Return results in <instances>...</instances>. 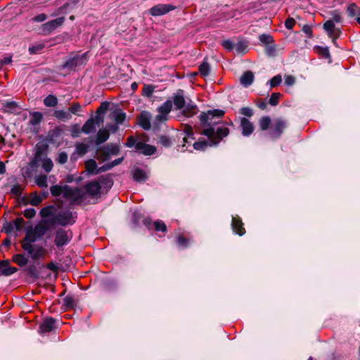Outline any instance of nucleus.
Masks as SVG:
<instances>
[{"instance_id":"obj_1","label":"nucleus","mask_w":360,"mask_h":360,"mask_svg":"<svg viewBox=\"0 0 360 360\" xmlns=\"http://www.w3.org/2000/svg\"><path fill=\"white\" fill-rule=\"evenodd\" d=\"M51 193L55 197H63L72 205H80L86 199V193L79 188H71L67 185H55L50 188Z\"/></svg>"},{"instance_id":"obj_2","label":"nucleus","mask_w":360,"mask_h":360,"mask_svg":"<svg viewBox=\"0 0 360 360\" xmlns=\"http://www.w3.org/2000/svg\"><path fill=\"white\" fill-rule=\"evenodd\" d=\"M184 132L186 135L183 139L184 143L179 148L181 152H193L194 150H204L207 146V142L205 140L193 142L194 137L191 127H185Z\"/></svg>"},{"instance_id":"obj_3","label":"nucleus","mask_w":360,"mask_h":360,"mask_svg":"<svg viewBox=\"0 0 360 360\" xmlns=\"http://www.w3.org/2000/svg\"><path fill=\"white\" fill-rule=\"evenodd\" d=\"M126 146L129 148L134 146L136 151L144 155H151L156 151L155 146L146 143L141 137H128Z\"/></svg>"},{"instance_id":"obj_4","label":"nucleus","mask_w":360,"mask_h":360,"mask_svg":"<svg viewBox=\"0 0 360 360\" xmlns=\"http://www.w3.org/2000/svg\"><path fill=\"white\" fill-rule=\"evenodd\" d=\"M49 222L50 223V225L58 224L61 226H66L73 224L75 220L71 212L63 211L59 213H56L55 217L53 219H49Z\"/></svg>"},{"instance_id":"obj_5","label":"nucleus","mask_w":360,"mask_h":360,"mask_svg":"<svg viewBox=\"0 0 360 360\" xmlns=\"http://www.w3.org/2000/svg\"><path fill=\"white\" fill-rule=\"evenodd\" d=\"M120 148L117 145H108L98 148L96 151V158L102 162L106 161L110 155H116L119 153Z\"/></svg>"},{"instance_id":"obj_6","label":"nucleus","mask_w":360,"mask_h":360,"mask_svg":"<svg viewBox=\"0 0 360 360\" xmlns=\"http://www.w3.org/2000/svg\"><path fill=\"white\" fill-rule=\"evenodd\" d=\"M229 133V130L225 126L218 127L216 131L212 127L205 129L202 131V134L207 136L210 139H217V141L221 140L223 137L226 136Z\"/></svg>"},{"instance_id":"obj_7","label":"nucleus","mask_w":360,"mask_h":360,"mask_svg":"<svg viewBox=\"0 0 360 360\" xmlns=\"http://www.w3.org/2000/svg\"><path fill=\"white\" fill-rule=\"evenodd\" d=\"M172 102L167 100L158 108V114L155 117L157 123H162L167 121L169 118V114L172 110Z\"/></svg>"},{"instance_id":"obj_8","label":"nucleus","mask_w":360,"mask_h":360,"mask_svg":"<svg viewBox=\"0 0 360 360\" xmlns=\"http://www.w3.org/2000/svg\"><path fill=\"white\" fill-rule=\"evenodd\" d=\"M175 9L176 7L173 5L160 4L151 7L149 10V13L153 16H160Z\"/></svg>"},{"instance_id":"obj_9","label":"nucleus","mask_w":360,"mask_h":360,"mask_svg":"<svg viewBox=\"0 0 360 360\" xmlns=\"http://www.w3.org/2000/svg\"><path fill=\"white\" fill-rule=\"evenodd\" d=\"M102 178H100L98 181H91L88 182L85 186L86 195H89L92 198L98 197L101 193V182Z\"/></svg>"},{"instance_id":"obj_10","label":"nucleus","mask_w":360,"mask_h":360,"mask_svg":"<svg viewBox=\"0 0 360 360\" xmlns=\"http://www.w3.org/2000/svg\"><path fill=\"white\" fill-rule=\"evenodd\" d=\"M287 127L286 122L281 118L274 120L271 125V134L274 138H278L281 136Z\"/></svg>"},{"instance_id":"obj_11","label":"nucleus","mask_w":360,"mask_h":360,"mask_svg":"<svg viewBox=\"0 0 360 360\" xmlns=\"http://www.w3.org/2000/svg\"><path fill=\"white\" fill-rule=\"evenodd\" d=\"M224 114L223 110H214L208 111L207 112H202L200 115V121L202 123H205L207 125H211L212 123H216V122H213L212 120L214 117L220 118Z\"/></svg>"},{"instance_id":"obj_12","label":"nucleus","mask_w":360,"mask_h":360,"mask_svg":"<svg viewBox=\"0 0 360 360\" xmlns=\"http://www.w3.org/2000/svg\"><path fill=\"white\" fill-rule=\"evenodd\" d=\"M72 236L68 231L59 229L56 232L55 244L59 248L66 245L71 239Z\"/></svg>"},{"instance_id":"obj_13","label":"nucleus","mask_w":360,"mask_h":360,"mask_svg":"<svg viewBox=\"0 0 360 360\" xmlns=\"http://www.w3.org/2000/svg\"><path fill=\"white\" fill-rule=\"evenodd\" d=\"M87 61L86 53L82 55H76L74 57L70 58L63 65L65 68L74 69L79 65L85 64Z\"/></svg>"},{"instance_id":"obj_14","label":"nucleus","mask_w":360,"mask_h":360,"mask_svg":"<svg viewBox=\"0 0 360 360\" xmlns=\"http://www.w3.org/2000/svg\"><path fill=\"white\" fill-rule=\"evenodd\" d=\"M65 21L64 17H60L58 18H56L55 20L49 21L44 24L42 25V31L44 34H50L51 32H53L54 30H56L57 27L61 26Z\"/></svg>"},{"instance_id":"obj_15","label":"nucleus","mask_w":360,"mask_h":360,"mask_svg":"<svg viewBox=\"0 0 360 360\" xmlns=\"http://www.w3.org/2000/svg\"><path fill=\"white\" fill-rule=\"evenodd\" d=\"M240 127L242 129V134L245 136H250L254 131L253 124L245 117L240 119Z\"/></svg>"},{"instance_id":"obj_16","label":"nucleus","mask_w":360,"mask_h":360,"mask_svg":"<svg viewBox=\"0 0 360 360\" xmlns=\"http://www.w3.org/2000/svg\"><path fill=\"white\" fill-rule=\"evenodd\" d=\"M56 328L55 320L52 318L45 319L39 326V333H47Z\"/></svg>"},{"instance_id":"obj_17","label":"nucleus","mask_w":360,"mask_h":360,"mask_svg":"<svg viewBox=\"0 0 360 360\" xmlns=\"http://www.w3.org/2000/svg\"><path fill=\"white\" fill-rule=\"evenodd\" d=\"M231 226L233 231L239 236H243L245 233L243 223L238 216L233 217Z\"/></svg>"},{"instance_id":"obj_18","label":"nucleus","mask_w":360,"mask_h":360,"mask_svg":"<svg viewBox=\"0 0 360 360\" xmlns=\"http://www.w3.org/2000/svg\"><path fill=\"white\" fill-rule=\"evenodd\" d=\"M46 150H47V146H41L37 147L33 160L32 161V166L37 165L44 158H47L46 157Z\"/></svg>"},{"instance_id":"obj_19","label":"nucleus","mask_w":360,"mask_h":360,"mask_svg":"<svg viewBox=\"0 0 360 360\" xmlns=\"http://www.w3.org/2000/svg\"><path fill=\"white\" fill-rule=\"evenodd\" d=\"M150 115L148 112H142L138 117V124L144 129L150 128Z\"/></svg>"},{"instance_id":"obj_20","label":"nucleus","mask_w":360,"mask_h":360,"mask_svg":"<svg viewBox=\"0 0 360 360\" xmlns=\"http://www.w3.org/2000/svg\"><path fill=\"white\" fill-rule=\"evenodd\" d=\"M57 209L54 205H49L43 207L39 212V214L42 219L51 218L53 219L56 215Z\"/></svg>"},{"instance_id":"obj_21","label":"nucleus","mask_w":360,"mask_h":360,"mask_svg":"<svg viewBox=\"0 0 360 360\" xmlns=\"http://www.w3.org/2000/svg\"><path fill=\"white\" fill-rule=\"evenodd\" d=\"M173 102L176 110H182L186 105V101L184 96L183 91L179 90L173 96Z\"/></svg>"},{"instance_id":"obj_22","label":"nucleus","mask_w":360,"mask_h":360,"mask_svg":"<svg viewBox=\"0 0 360 360\" xmlns=\"http://www.w3.org/2000/svg\"><path fill=\"white\" fill-rule=\"evenodd\" d=\"M47 224H49L50 225L49 220L48 221L42 220L41 221H40L38 224H37L34 226L33 230L34 231V233L37 234V236H38L39 238L46 233V231L49 229V226Z\"/></svg>"},{"instance_id":"obj_23","label":"nucleus","mask_w":360,"mask_h":360,"mask_svg":"<svg viewBox=\"0 0 360 360\" xmlns=\"http://www.w3.org/2000/svg\"><path fill=\"white\" fill-rule=\"evenodd\" d=\"M17 271V269L8 265V261H3L0 262V274L4 276H10Z\"/></svg>"},{"instance_id":"obj_24","label":"nucleus","mask_w":360,"mask_h":360,"mask_svg":"<svg viewBox=\"0 0 360 360\" xmlns=\"http://www.w3.org/2000/svg\"><path fill=\"white\" fill-rule=\"evenodd\" d=\"M86 171L90 174H97L101 172H98L100 167L98 168L96 162L93 159H89L84 162Z\"/></svg>"},{"instance_id":"obj_25","label":"nucleus","mask_w":360,"mask_h":360,"mask_svg":"<svg viewBox=\"0 0 360 360\" xmlns=\"http://www.w3.org/2000/svg\"><path fill=\"white\" fill-rule=\"evenodd\" d=\"M254 74L251 71L245 72L243 75L240 77V84L247 87L252 84L254 81Z\"/></svg>"},{"instance_id":"obj_26","label":"nucleus","mask_w":360,"mask_h":360,"mask_svg":"<svg viewBox=\"0 0 360 360\" xmlns=\"http://www.w3.org/2000/svg\"><path fill=\"white\" fill-rule=\"evenodd\" d=\"M198 108L193 103L186 104L184 108L182 109V113L186 117H192L193 115L197 114Z\"/></svg>"},{"instance_id":"obj_27","label":"nucleus","mask_w":360,"mask_h":360,"mask_svg":"<svg viewBox=\"0 0 360 360\" xmlns=\"http://www.w3.org/2000/svg\"><path fill=\"white\" fill-rule=\"evenodd\" d=\"M27 204L32 206H38L42 201L43 198L37 193H32L27 198Z\"/></svg>"},{"instance_id":"obj_28","label":"nucleus","mask_w":360,"mask_h":360,"mask_svg":"<svg viewBox=\"0 0 360 360\" xmlns=\"http://www.w3.org/2000/svg\"><path fill=\"white\" fill-rule=\"evenodd\" d=\"M109 138L108 131L106 129H100L96 136V143L97 145L101 144L106 141Z\"/></svg>"},{"instance_id":"obj_29","label":"nucleus","mask_w":360,"mask_h":360,"mask_svg":"<svg viewBox=\"0 0 360 360\" xmlns=\"http://www.w3.org/2000/svg\"><path fill=\"white\" fill-rule=\"evenodd\" d=\"M53 115L59 120L65 122L71 119L72 115L70 112L62 110H56Z\"/></svg>"},{"instance_id":"obj_30","label":"nucleus","mask_w":360,"mask_h":360,"mask_svg":"<svg viewBox=\"0 0 360 360\" xmlns=\"http://www.w3.org/2000/svg\"><path fill=\"white\" fill-rule=\"evenodd\" d=\"M13 261L20 266H24L28 262V259L22 254L13 255Z\"/></svg>"},{"instance_id":"obj_31","label":"nucleus","mask_w":360,"mask_h":360,"mask_svg":"<svg viewBox=\"0 0 360 360\" xmlns=\"http://www.w3.org/2000/svg\"><path fill=\"white\" fill-rule=\"evenodd\" d=\"M133 177L137 181H143L147 179V174L141 169H136L133 172Z\"/></svg>"},{"instance_id":"obj_32","label":"nucleus","mask_w":360,"mask_h":360,"mask_svg":"<svg viewBox=\"0 0 360 360\" xmlns=\"http://www.w3.org/2000/svg\"><path fill=\"white\" fill-rule=\"evenodd\" d=\"M126 118V114L120 110L115 111L112 115V119L116 122L117 124H121L124 122Z\"/></svg>"},{"instance_id":"obj_33","label":"nucleus","mask_w":360,"mask_h":360,"mask_svg":"<svg viewBox=\"0 0 360 360\" xmlns=\"http://www.w3.org/2000/svg\"><path fill=\"white\" fill-rule=\"evenodd\" d=\"M123 159H124V158L122 157L120 158H117V159L115 160L114 161H112L108 164L103 165L102 167H100V169L98 170V172H105V171H108V170L112 169L113 167L120 165L123 161Z\"/></svg>"},{"instance_id":"obj_34","label":"nucleus","mask_w":360,"mask_h":360,"mask_svg":"<svg viewBox=\"0 0 360 360\" xmlns=\"http://www.w3.org/2000/svg\"><path fill=\"white\" fill-rule=\"evenodd\" d=\"M94 122L92 119L88 120L82 127V131H83L85 134H89L94 131Z\"/></svg>"},{"instance_id":"obj_35","label":"nucleus","mask_w":360,"mask_h":360,"mask_svg":"<svg viewBox=\"0 0 360 360\" xmlns=\"http://www.w3.org/2000/svg\"><path fill=\"white\" fill-rule=\"evenodd\" d=\"M39 162L41 163L42 168L46 172H49L51 171L53 166V163L50 158H44L42 160H41V161H39Z\"/></svg>"},{"instance_id":"obj_36","label":"nucleus","mask_w":360,"mask_h":360,"mask_svg":"<svg viewBox=\"0 0 360 360\" xmlns=\"http://www.w3.org/2000/svg\"><path fill=\"white\" fill-rule=\"evenodd\" d=\"M58 103L57 98L53 95H49L44 100V104L46 107H55Z\"/></svg>"},{"instance_id":"obj_37","label":"nucleus","mask_w":360,"mask_h":360,"mask_svg":"<svg viewBox=\"0 0 360 360\" xmlns=\"http://www.w3.org/2000/svg\"><path fill=\"white\" fill-rule=\"evenodd\" d=\"M271 124V119L268 116L262 117L259 121V128L262 131L266 130Z\"/></svg>"},{"instance_id":"obj_38","label":"nucleus","mask_w":360,"mask_h":360,"mask_svg":"<svg viewBox=\"0 0 360 360\" xmlns=\"http://www.w3.org/2000/svg\"><path fill=\"white\" fill-rule=\"evenodd\" d=\"M75 153L80 156L84 155L88 150V145L83 143H77L75 145Z\"/></svg>"},{"instance_id":"obj_39","label":"nucleus","mask_w":360,"mask_h":360,"mask_svg":"<svg viewBox=\"0 0 360 360\" xmlns=\"http://www.w3.org/2000/svg\"><path fill=\"white\" fill-rule=\"evenodd\" d=\"M35 182L37 185L41 188H46L48 186L47 177L44 174L37 176L35 178Z\"/></svg>"},{"instance_id":"obj_40","label":"nucleus","mask_w":360,"mask_h":360,"mask_svg":"<svg viewBox=\"0 0 360 360\" xmlns=\"http://www.w3.org/2000/svg\"><path fill=\"white\" fill-rule=\"evenodd\" d=\"M189 238L186 237L184 234L181 233L176 237V243L183 248H186L188 245Z\"/></svg>"},{"instance_id":"obj_41","label":"nucleus","mask_w":360,"mask_h":360,"mask_svg":"<svg viewBox=\"0 0 360 360\" xmlns=\"http://www.w3.org/2000/svg\"><path fill=\"white\" fill-rule=\"evenodd\" d=\"M42 120V115L39 112H34L32 114L31 119L30 120V123L32 125H37L41 122Z\"/></svg>"},{"instance_id":"obj_42","label":"nucleus","mask_w":360,"mask_h":360,"mask_svg":"<svg viewBox=\"0 0 360 360\" xmlns=\"http://www.w3.org/2000/svg\"><path fill=\"white\" fill-rule=\"evenodd\" d=\"M44 48V44L43 43H38L37 44L30 46L29 52L30 53V54H37L39 53Z\"/></svg>"},{"instance_id":"obj_43","label":"nucleus","mask_w":360,"mask_h":360,"mask_svg":"<svg viewBox=\"0 0 360 360\" xmlns=\"http://www.w3.org/2000/svg\"><path fill=\"white\" fill-rule=\"evenodd\" d=\"M154 228L157 231H162L163 233L167 231L166 224L161 220L155 221L153 223Z\"/></svg>"},{"instance_id":"obj_44","label":"nucleus","mask_w":360,"mask_h":360,"mask_svg":"<svg viewBox=\"0 0 360 360\" xmlns=\"http://www.w3.org/2000/svg\"><path fill=\"white\" fill-rule=\"evenodd\" d=\"M340 33L341 32L338 28H334L333 30L328 32V34L330 38H332L334 44H336V39L340 37Z\"/></svg>"},{"instance_id":"obj_45","label":"nucleus","mask_w":360,"mask_h":360,"mask_svg":"<svg viewBox=\"0 0 360 360\" xmlns=\"http://www.w3.org/2000/svg\"><path fill=\"white\" fill-rule=\"evenodd\" d=\"M198 70L202 76L205 77V76L208 75L209 72H210V67H209L208 63L204 62L202 64H200L198 68Z\"/></svg>"},{"instance_id":"obj_46","label":"nucleus","mask_w":360,"mask_h":360,"mask_svg":"<svg viewBox=\"0 0 360 360\" xmlns=\"http://www.w3.org/2000/svg\"><path fill=\"white\" fill-rule=\"evenodd\" d=\"M154 91V87L152 85L146 84L143 86L142 89V94L143 96L149 98L152 96Z\"/></svg>"},{"instance_id":"obj_47","label":"nucleus","mask_w":360,"mask_h":360,"mask_svg":"<svg viewBox=\"0 0 360 360\" xmlns=\"http://www.w3.org/2000/svg\"><path fill=\"white\" fill-rule=\"evenodd\" d=\"M32 242H28L26 240H22L21 243L22 248L25 250L29 255L30 253H32L34 247L32 245Z\"/></svg>"},{"instance_id":"obj_48","label":"nucleus","mask_w":360,"mask_h":360,"mask_svg":"<svg viewBox=\"0 0 360 360\" xmlns=\"http://www.w3.org/2000/svg\"><path fill=\"white\" fill-rule=\"evenodd\" d=\"M281 96L280 93H273L269 98V103L273 106L278 105Z\"/></svg>"},{"instance_id":"obj_49","label":"nucleus","mask_w":360,"mask_h":360,"mask_svg":"<svg viewBox=\"0 0 360 360\" xmlns=\"http://www.w3.org/2000/svg\"><path fill=\"white\" fill-rule=\"evenodd\" d=\"M44 251L41 248H34L32 253H30L31 257L34 259H39L44 255Z\"/></svg>"},{"instance_id":"obj_50","label":"nucleus","mask_w":360,"mask_h":360,"mask_svg":"<svg viewBox=\"0 0 360 360\" xmlns=\"http://www.w3.org/2000/svg\"><path fill=\"white\" fill-rule=\"evenodd\" d=\"M37 238L39 237L37 236V234L34 233V231L31 230L26 233V236L23 240L34 243Z\"/></svg>"},{"instance_id":"obj_51","label":"nucleus","mask_w":360,"mask_h":360,"mask_svg":"<svg viewBox=\"0 0 360 360\" xmlns=\"http://www.w3.org/2000/svg\"><path fill=\"white\" fill-rule=\"evenodd\" d=\"M70 114L77 115L79 112L82 111V106L79 103H72L69 108Z\"/></svg>"},{"instance_id":"obj_52","label":"nucleus","mask_w":360,"mask_h":360,"mask_svg":"<svg viewBox=\"0 0 360 360\" xmlns=\"http://www.w3.org/2000/svg\"><path fill=\"white\" fill-rule=\"evenodd\" d=\"M259 40L261 42L266 44H271L274 42L273 37L269 34L260 35Z\"/></svg>"},{"instance_id":"obj_53","label":"nucleus","mask_w":360,"mask_h":360,"mask_svg":"<svg viewBox=\"0 0 360 360\" xmlns=\"http://www.w3.org/2000/svg\"><path fill=\"white\" fill-rule=\"evenodd\" d=\"M282 77L280 75L274 76L269 82L271 87H275L281 84Z\"/></svg>"},{"instance_id":"obj_54","label":"nucleus","mask_w":360,"mask_h":360,"mask_svg":"<svg viewBox=\"0 0 360 360\" xmlns=\"http://www.w3.org/2000/svg\"><path fill=\"white\" fill-rule=\"evenodd\" d=\"M63 301L66 307H73L75 305V300L72 296H66Z\"/></svg>"},{"instance_id":"obj_55","label":"nucleus","mask_w":360,"mask_h":360,"mask_svg":"<svg viewBox=\"0 0 360 360\" xmlns=\"http://www.w3.org/2000/svg\"><path fill=\"white\" fill-rule=\"evenodd\" d=\"M240 114L246 116V117H252L253 115V110L252 108L249 107H243L240 109Z\"/></svg>"},{"instance_id":"obj_56","label":"nucleus","mask_w":360,"mask_h":360,"mask_svg":"<svg viewBox=\"0 0 360 360\" xmlns=\"http://www.w3.org/2000/svg\"><path fill=\"white\" fill-rule=\"evenodd\" d=\"M56 161L60 164H65L68 161V154L65 152H60Z\"/></svg>"},{"instance_id":"obj_57","label":"nucleus","mask_w":360,"mask_h":360,"mask_svg":"<svg viewBox=\"0 0 360 360\" xmlns=\"http://www.w3.org/2000/svg\"><path fill=\"white\" fill-rule=\"evenodd\" d=\"M12 223L14 225L15 231H18L21 229L24 224V220L22 218H16L15 220L12 221Z\"/></svg>"},{"instance_id":"obj_58","label":"nucleus","mask_w":360,"mask_h":360,"mask_svg":"<svg viewBox=\"0 0 360 360\" xmlns=\"http://www.w3.org/2000/svg\"><path fill=\"white\" fill-rule=\"evenodd\" d=\"M23 214L25 217L27 219H32L35 216L36 211L34 208H28L25 210Z\"/></svg>"},{"instance_id":"obj_59","label":"nucleus","mask_w":360,"mask_h":360,"mask_svg":"<svg viewBox=\"0 0 360 360\" xmlns=\"http://www.w3.org/2000/svg\"><path fill=\"white\" fill-rule=\"evenodd\" d=\"M323 28L324 30L328 32L332 30H333L335 27V24L333 22V20H327L324 24H323Z\"/></svg>"},{"instance_id":"obj_60","label":"nucleus","mask_w":360,"mask_h":360,"mask_svg":"<svg viewBox=\"0 0 360 360\" xmlns=\"http://www.w3.org/2000/svg\"><path fill=\"white\" fill-rule=\"evenodd\" d=\"M4 229L5 232L7 233H11L14 231H16L15 229L14 225L12 222L6 223L4 226Z\"/></svg>"},{"instance_id":"obj_61","label":"nucleus","mask_w":360,"mask_h":360,"mask_svg":"<svg viewBox=\"0 0 360 360\" xmlns=\"http://www.w3.org/2000/svg\"><path fill=\"white\" fill-rule=\"evenodd\" d=\"M295 25V20L292 18H288L285 21V26L288 30H292Z\"/></svg>"},{"instance_id":"obj_62","label":"nucleus","mask_w":360,"mask_h":360,"mask_svg":"<svg viewBox=\"0 0 360 360\" xmlns=\"http://www.w3.org/2000/svg\"><path fill=\"white\" fill-rule=\"evenodd\" d=\"M318 52L322 55L325 58H329L330 57V53L328 48L324 47H318Z\"/></svg>"},{"instance_id":"obj_63","label":"nucleus","mask_w":360,"mask_h":360,"mask_svg":"<svg viewBox=\"0 0 360 360\" xmlns=\"http://www.w3.org/2000/svg\"><path fill=\"white\" fill-rule=\"evenodd\" d=\"M356 8L357 6L354 4L349 5V6L347 7V11L349 13V15L352 17L354 16L356 14Z\"/></svg>"},{"instance_id":"obj_64","label":"nucleus","mask_w":360,"mask_h":360,"mask_svg":"<svg viewBox=\"0 0 360 360\" xmlns=\"http://www.w3.org/2000/svg\"><path fill=\"white\" fill-rule=\"evenodd\" d=\"M332 20L336 22H340L342 20V17L340 13L338 11H334L332 13Z\"/></svg>"}]
</instances>
